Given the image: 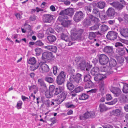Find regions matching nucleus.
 I'll return each instance as SVG.
<instances>
[{
    "label": "nucleus",
    "mask_w": 128,
    "mask_h": 128,
    "mask_svg": "<svg viewBox=\"0 0 128 128\" xmlns=\"http://www.w3.org/2000/svg\"><path fill=\"white\" fill-rule=\"evenodd\" d=\"M74 12V10L73 8H68L62 10L59 13L60 16L58 17V20L59 22H64L68 19L67 15L72 16Z\"/></svg>",
    "instance_id": "f257e3e1"
},
{
    "label": "nucleus",
    "mask_w": 128,
    "mask_h": 128,
    "mask_svg": "<svg viewBox=\"0 0 128 128\" xmlns=\"http://www.w3.org/2000/svg\"><path fill=\"white\" fill-rule=\"evenodd\" d=\"M83 30L82 29L80 30L76 29L75 28L72 29L71 31L72 36L71 38H72L73 41L80 38L82 34Z\"/></svg>",
    "instance_id": "f03ea898"
},
{
    "label": "nucleus",
    "mask_w": 128,
    "mask_h": 128,
    "mask_svg": "<svg viewBox=\"0 0 128 128\" xmlns=\"http://www.w3.org/2000/svg\"><path fill=\"white\" fill-rule=\"evenodd\" d=\"M82 75L80 74L77 73L76 75L71 74L70 78L71 82L75 84H78L82 80Z\"/></svg>",
    "instance_id": "7ed1b4c3"
},
{
    "label": "nucleus",
    "mask_w": 128,
    "mask_h": 128,
    "mask_svg": "<svg viewBox=\"0 0 128 128\" xmlns=\"http://www.w3.org/2000/svg\"><path fill=\"white\" fill-rule=\"evenodd\" d=\"M120 2H114L110 4L118 10H121L126 5V2L124 0H119Z\"/></svg>",
    "instance_id": "20e7f679"
},
{
    "label": "nucleus",
    "mask_w": 128,
    "mask_h": 128,
    "mask_svg": "<svg viewBox=\"0 0 128 128\" xmlns=\"http://www.w3.org/2000/svg\"><path fill=\"white\" fill-rule=\"evenodd\" d=\"M66 72L61 71L59 74L57 76L56 82L58 84L61 85L65 81L66 78Z\"/></svg>",
    "instance_id": "39448f33"
},
{
    "label": "nucleus",
    "mask_w": 128,
    "mask_h": 128,
    "mask_svg": "<svg viewBox=\"0 0 128 128\" xmlns=\"http://www.w3.org/2000/svg\"><path fill=\"white\" fill-rule=\"evenodd\" d=\"M84 14L81 11L76 12L73 17L74 20L76 22H78L84 18Z\"/></svg>",
    "instance_id": "423d86ee"
},
{
    "label": "nucleus",
    "mask_w": 128,
    "mask_h": 128,
    "mask_svg": "<svg viewBox=\"0 0 128 128\" xmlns=\"http://www.w3.org/2000/svg\"><path fill=\"white\" fill-rule=\"evenodd\" d=\"M116 70L114 68H112L110 66H106L102 67L101 71L102 72H105L106 74L109 75L112 74L113 72H116Z\"/></svg>",
    "instance_id": "0eeeda50"
},
{
    "label": "nucleus",
    "mask_w": 128,
    "mask_h": 128,
    "mask_svg": "<svg viewBox=\"0 0 128 128\" xmlns=\"http://www.w3.org/2000/svg\"><path fill=\"white\" fill-rule=\"evenodd\" d=\"M95 114L93 112H87L82 115H80V120H85L89 118H93L95 116Z\"/></svg>",
    "instance_id": "6e6552de"
},
{
    "label": "nucleus",
    "mask_w": 128,
    "mask_h": 128,
    "mask_svg": "<svg viewBox=\"0 0 128 128\" xmlns=\"http://www.w3.org/2000/svg\"><path fill=\"white\" fill-rule=\"evenodd\" d=\"M100 63L102 65L106 64L109 62V59L108 57L104 54H101L98 56Z\"/></svg>",
    "instance_id": "1a4fd4ad"
},
{
    "label": "nucleus",
    "mask_w": 128,
    "mask_h": 128,
    "mask_svg": "<svg viewBox=\"0 0 128 128\" xmlns=\"http://www.w3.org/2000/svg\"><path fill=\"white\" fill-rule=\"evenodd\" d=\"M118 33L113 31L109 32L106 35V37L108 40H114L116 39L117 37Z\"/></svg>",
    "instance_id": "9d476101"
},
{
    "label": "nucleus",
    "mask_w": 128,
    "mask_h": 128,
    "mask_svg": "<svg viewBox=\"0 0 128 128\" xmlns=\"http://www.w3.org/2000/svg\"><path fill=\"white\" fill-rule=\"evenodd\" d=\"M60 38L68 42V45L69 46L72 45L73 43L75 42H73L72 38H71V37L69 38L67 35L64 34H61Z\"/></svg>",
    "instance_id": "9b49d317"
},
{
    "label": "nucleus",
    "mask_w": 128,
    "mask_h": 128,
    "mask_svg": "<svg viewBox=\"0 0 128 128\" xmlns=\"http://www.w3.org/2000/svg\"><path fill=\"white\" fill-rule=\"evenodd\" d=\"M54 56L51 52H44L42 54V56L43 60L46 59L49 60L54 58Z\"/></svg>",
    "instance_id": "f8f14e48"
},
{
    "label": "nucleus",
    "mask_w": 128,
    "mask_h": 128,
    "mask_svg": "<svg viewBox=\"0 0 128 128\" xmlns=\"http://www.w3.org/2000/svg\"><path fill=\"white\" fill-rule=\"evenodd\" d=\"M40 70L42 73L47 72L49 70V67L44 63L41 62Z\"/></svg>",
    "instance_id": "ddd939ff"
},
{
    "label": "nucleus",
    "mask_w": 128,
    "mask_h": 128,
    "mask_svg": "<svg viewBox=\"0 0 128 128\" xmlns=\"http://www.w3.org/2000/svg\"><path fill=\"white\" fill-rule=\"evenodd\" d=\"M53 15L46 14L43 16V20L45 22L50 23L53 19Z\"/></svg>",
    "instance_id": "4468645a"
},
{
    "label": "nucleus",
    "mask_w": 128,
    "mask_h": 128,
    "mask_svg": "<svg viewBox=\"0 0 128 128\" xmlns=\"http://www.w3.org/2000/svg\"><path fill=\"white\" fill-rule=\"evenodd\" d=\"M110 90L111 92L114 94L115 96H119L120 95L122 92L120 89L117 88L112 87Z\"/></svg>",
    "instance_id": "2eb2a0df"
},
{
    "label": "nucleus",
    "mask_w": 128,
    "mask_h": 128,
    "mask_svg": "<svg viewBox=\"0 0 128 128\" xmlns=\"http://www.w3.org/2000/svg\"><path fill=\"white\" fill-rule=\"evenodd\" d=\"M38 81V84L42 87L41 89H42V91L44 92L47 90V88L46 84L42 78L39 79Z\"/></svg>",
    "instance_id": "dca6fc26"
},
{
    "label": "nucleus",
    "mask_w": 128,
    "mask_h": 128,
    "mask_svg": "<svg viewBox=\"0 0 128 128\" xmlns=\"http://www.w3.org/2000/svg\"><path fill=\"white\" fill-rule=\"evenodd\" d=\"M106 14L109 17H113L115 14V12L114 8H109L106 12Z\"/></svg>",
    "instance_id": "f3484780"
},
{
    "label": "nucleus",
    "mask_w": 128,
    "mask_h": 128,
    "mask_svg": "<svg viewBox=\"0 0 128 128\" xmlns=\"http://www.w3.org/2000/svg\"><path fill=\"white\" fill-rule=\"evenodd\" d=\"M94 77V80L96 81L102 80L105 79L106 78V76L103 74H98L96 75Z\"/></svg>",
    "instance_id": "a211bd4d"
},
{
    "label": "nucleus",
    "mask_w": 128,
    "mask_h": 128,
    "mask_svg": "<svg viewBox=\"0 0 128 128\" xmlns=\"http://www.w3.org/2000/svg\"><path fill=\"white\" fill-rule=\"evenodd\" d=\"M97 35L101 36L102 34L98 32H90L89 33L88 38L90 40H92L94 38L96 37V35Z\"/></svg>",
    "instance_id": "6ab92c4d"
},
{
    "label": "nucleus",
    "mask_w": 128,
    "mask_h": 128,
    "mask_svg": "<svg viewBox=\"0 0 128 128\" xmlns=\"http://www.w3.org/2000/svg\"><path fill=\"white\" fill-rule=\"evenodd\" d=\"M104 52L108 53H112L113 52V50L112 46H106L103 50Z\"/></svg>",
    "instance_id": "aec40b11"
},
{
    "label": "nucleus",
    "mask_w": 128,
    "mask_h": 128,
    "mask_svg": "<svg viewBox=\"0 0 128 128\" xmlns=\"http://www.w3.org/2000/svg\"><path fill=\"white\" fill-rule=\"evenodd\" d=\"M86 62L84 60H82L79 63V67L82 70H85L86 67Z\"/></svg>",
    "instance_id": "412c9836"
},
{
    "label": "nucleus",
    "mask_w": 128,
    "mask_h": 128,
    "mask_svg": "<svg viewBox=\"0 0 128 128\" xmlns=\"http://www.w3.org/2000/svg\"><path fill=\"white\" fill-rule=\"evenodd\" d=\"M120 33L125 38L128 37V29H122L120 30Z\"/></svg>",
    "instance_id": "4be33fe9"
},
{
    "label": "nucleus",
    "mask_w": 128,
    "mask_h": 128,
    "mask_svg": "<svg viewBox=\"0 0 128 128\" xmlns=\"http://www.w3.org/2000/svg\"><path fill=\"white\" fill-rule=\"evenodd\" d=\"M64 87L63 86H58L57 88H56L54 90V94L57 95L62 92L64 90Z\"/></svg>",
    "instance_id": "5701e85b"
},
{
    "label": "nucleus",
    "mask_w": 128,
    "mask_h": 128,
    "mask_svg": "<svg viewBox=\"0 0 128 128\" xmlns=\"http://www.w3.org/2000/svg\"><path fill=\"white\" fill-rule=\"evenodd\" d=\"M99 71V69L98 67L96 66L94 67L91 70L90 73L91 74L93 75H96L98 74V72Z\"/></svg>",
    "instance_id": "b1692460"
},
{
    "label": "nucleus",
    "mask_w": 128,
    "mask_h": 128,
    "mask_svg": "<svg viewBox=\"0 0 128 128\" xmlns=\"http://www.w3.org/2000/svg\"><path fill=\"white\" fill-rule=\"evenodd\" d=\"M116 52L119 54L121 56H122L125 53V48L124 47L123 48H119L116 50Z\"/></svg>",
    "instance_id": "393cba45"
},
{
    "label": "nucleus",
    "mask_w": 128,
    "mask_h": 128,
    "mask_svg": "<svg viewBox=\"0 0 128 128\" xmlns=\"http://www.w3.org/2000/svg\"><path fill=\"white\" fill-rule=\"evenodd\" d=\"M47 39L50 43H52L56 40V38L55 36L51 35L48 36Z\"/></svg>",
    "instance_id": "a878e982"
},
{
    "label": "nucleus",
    "mask_w": 128,
    "mask_h": 128,
    "mask_svg": "<svg viewBox=\"0 0 128 128\" xmlns=\"http://www.w3.org/2000/svg\"><path fill=\"white\" fill-rule=\"evenodd\" d=\"M105 4V2L100 1L97 2L96 4V6L98 8L102 9L104 8Z\"/></svg>",
    "instance_id": "bb28decb"
},
{
    "label": "nucleus",
    "mask_w": 128,
    "mask_h": 128,
    "mask_svg": "<svg viewBox=\"0 0 128 128\" xmlns=\"http://www.w3.org/2000/svg\"><path fill=\"white\" fill-rule=\"evenodd\" d=\"M119 98L122 102L125 103L128 102V98L125 95H122L120 96Z\"/></svg>",
    "instance_id": "cd10ccee"
},
{
    "label": "nucleus",
    "mask_w": 128,
    "mask_h": 128,
    "mask_svg": "<svg viewBox=\"0 0 128 128\" xmlns=\"http://www.w3.org/2000/svg\"><path fill=\"white\" fill-rule=\"evenodd\" d=\"M109 62L110 66L112 68L115 66L116 64V62L113 58L111 59Z\"/></svg>",
    "instance_id": "c85d7f7f"
},
{
    "label": "nucleus",
    "mask_w": 128,
    "mask_h": 128,
    "mask_svg": "<svg viewBox=\"0 0 128 128\" xmlns=\"http://www.w3.org/2000/svg\"><path fill=\"white\" fill-rule=\"evenodd\" d=\"M91 23V21L88 18H85L83 21V24L85 26H89Z\"/></svg>",
    "instance_id": "c756f323"
},
{
    "label": "nucleus",
    "mask_w": 128,
    "mask_h": 128,
    "mask_svg": "<svg viewBox=\"0 0 128 128\" xmlns=\"http://www.w3.org/2000/svg\"><path fill=\"white\" fill-rule=\"evenodd\" d=\"M112 113L114 116H119L120 115L121 111L118 109H116L112 111Z\"/></svg>",
    "instance_id": "7c9ffc66"
},
{
    "label": "nucleus",
    "mask_w": 128,
    "mask_h": 128,
    "mask_svg": "<svg viewBox=\"0 0 128 128\" xmlns=\"http://www.w3.org/2000/svg\"><path fill=\"white\" fill-rule=\"evenodd\" d=\"M92 13L96 15L97 17H100V12L97 8H94L92 10Z\"/></svg>",
    "instance_id": "2f4dec72"
},
{
    "label": "nucleus",
    "mask_w": 128,
    "mask_h": 128,
    "mask_svg": "<svg viewBox=\"0 0 128 128\" xmlns=\"http://www.w3.org/2000/svg\"><path fill=\"white\" fill-rule=\"evenodd\" d=\"M94 86L93 83L90 80L87 82L85 84L84 88H87L92 87Z\"/></svg>",
    "instance_id": "473e14b6"
},
{
    "label": "nucleus",
    "mask_w": 128,
    "mask_h": 128,
    "mask_svg": "<svg viewBox=\"0 0 128 128\" xmlns=\"http://www.w3.org/2000/svg\"><path fill=\"white\" fill-rule=\"evenodd\" d=\"M100 24V23L95 24L93 26L89 28L90 30H96L98 29Z\"/></svg>",
    "instance_id": "72a5a7b5"
},
{
    "label": "nucleus",
    "mask_w": 128,
    "mask_h": 128,
    "mask_svg": "<svg viewBox=\"0 0 128 128\" xmlns=\"http://www.w3.org/2000/svg\"><path fill=\"white\" fill-rule=\"evenodd\" d=\"M72 21L70 20H68L61 23V24L64 27H68L71 24Z\"/></svg>",
    "instance_id": "f704fd0d"
},
{
    "label": "nucleus",
    "mask_w": 128,
    "mask_h": 128,
    "mask_svg": "<svg viewBox=\"0 0 128 128\" xmlns=\"http://www.w3.org/2000/svg\"><path fill=\"white\" fill-rule=\"evenodd\" d=\"M100 111L102 112L106 110L107 108L104 104H100L99 106Z\"/></svg>",
    "instance_id": "c9c22d12"
},
{
    "label": "nucleus",
    "mask_w": 128,
    "mask_h": 128,
    "mask_svg": "<svg viewBox=\"0 0 128 128\" xmlns=\"http://www.w3.org/2000/svg\"><path fill=\"white\" fill-rule=\"evenodd\" d=\"M89 96L88 95L85 94H82L80 96L79 99L82 100H86L88 99Z\"/></svg>",
    "instance_id": "e433bc0d"
},
{
    "label": "nucleus",
    "mask_w": 128,
    "mask_h": 128,
    "mask_svg": "<svg viewBox=\"0 0 128 128\" xmlns=\"http://www.w3.org/2000/svg\"><path fill=\"white\" fill-rule=\"evenodd\" d=\"M72 83H71L70 82H68L66 86L68 89L70 90H72L74 88V86Z\"/></svg>",
    "instance_id": "4c0bfd02"
},
{
    "label": "nucleus",
    "mask_w": 128,
    "mask_h": 128,
    "mask_svg": "<svg viewBox=\"0 0 128 128\" xmlns=\"http://www.w3.org/2000/svg\"><path fill=\"white\" fill-rule=\"evenodd\" d=\"M123 92L127 93H128V84H124L123 87L122 89Z\"/></svg>",
    "instance_id": "58836bf2"
},
{
    "label": "nucleus",
    "mask_w": 128,
    "mask_h": 128,
    "mask_svg": "<svg viewBox=\"0 0 128 128\" xmlns=\"http://www.w3.org/2000/svg\"><path fill=\"white\" fill-rule=\"evenodd\" d=\"M28 62L30 64L33 65L36 63V60L35 58H30L28 61Z\"/></svg>",
    "instance_id": "ea45409f"
},
{
    "label": "nucleus",
    "mask_w": 128,
    "mask_h": 128,
    "mask_svg": "<svg viewBox=\"0 0 128 128\" xmlns=\"http://www.w3.org/2000/svg\"><path fill=\"white\" fill-rule=\"evenodd\" d=\"M66 96L64 92H62L59 96L58 98L62 102L65 99Z\"/></svg>",
    "instance_id": "a19ab883"
},
{
    "label": "nucleus",
    "mask_w": 128,
    "mask_h": 128,
    "mask_svg": "<svg viewBox=\"0 0 128 128\" xmlns=\"http://www.w3.org/2000/svg\"><path fill=\"white\" fill-rule=\"evenodd\" d=\"M83 88L81 86L77 87L72 91V93H78L82 91Z\"/></svg>",
    "instance_id": "79ce46f5"
},
{
    "label": "nucleus",
    "mask_w": 128,
    "mask_h": 128,
    "mask_svg": "<svg viewBox=\"0 0 128 128\" xmlns=\"http://www.w3.org/2000/svg\"><path fill=\"white\" fill-rule=\"evenodd\" d=\"M44 80L50 83H52L54 81L53 78L50 76L46 77L44 78Z\"/></svg>",
    "instance_id": "37998d69"
},
{
    "label": "nucleus",
    "mask_w": 128,
    "mask_h": 128,
    "mask_svg": "<svg viewBox=\"0 0 128 128\" xmlns=\"http://www.w3.org/2000/svg\"><path fill=\"white\" fill-rule=\"evenodd\" d=\"M108 26L105 24H103L101 26V30L103 32H104L108 29Z\"/></svg>",
    "instance_id": "c03bdc74"
},
{
    "label": "nucleus",
    "mask_w": 128,
    "mask_h": 128,
    "mask_svg": "<svg viewBox=\"0 0 128 128\" xmlns=\"http://www.w3.org/2000/svg\"><path fill=\"white\" fill-rule=\"evenodd\" d=\"M45 92V95L46 97L47 98H50L52 96V94L50 91H48L47 90Z\"/></svg>",
    "instance_id": "a18cd8bd"
},
{
    "label": "nucleus",
    "mask_w": 128,
    "mask_h": 128,
    "mask_svg": "<svg viewBox=\"0 0 128 128\" xmlns=\"http://www.w3.org/2000/svg\"><path fill=\"white\" fill-rule=\"evenodd\" d=\"M88 18V19L90 20V19L92 21H93L94 22H95L96 20H98V18H96L91 14H90L89 15Z\"/></svg>",
    "instance_id": "49530a36"
},
{
    "label": "nucleus",
    "mask_w": 128,
    "mask_h": 128,
    "mask_svg": "<svg viewBox=\"0 0 128 128\" xmlns=\"http://www.w3.org/2000/svg\"><path fill=\"white\" fill-rule=\"evenodd\" d=\"M68 71L69 73L72 74L74 72V70L70 66H68L67 68Z\"/></svg>",
    "instance_id": "de8ad7c7"
},
{
    "label": "nucleus",
    "mask_w": 128,
    "mask_h": 128,
    "mask_svg": "<svg viewBox=\"0 0 128 128\" xmlns=\"http://www.w3.org/2000/svg\"><path fill=\"white\" fill-rule=\"evenodd\" d=\"M105 84L104 83V81H101L100 82L99 84L100 87V88L101 90H103L104 87L105 86Z\"/></svg>",
    "instance_id": "09e8293b"
},
{
    "label": "nucleus",
    "mask_w": 128,
    "mask_h": 128,
    "mask_svg": "<svg viewBox=\"0 0 128 128\" xmlns=\"http://www.w3.org/2000/svg\"><path fill=\"white\" fill-rule=\"evenodd\" d=\"M53 71L54 74L55 75H57L58 70L56 66H55L53 67Z\"/></svg>",
    "instance_id": "8fccbe9b"
},
{
    "label": "nucleus",
    "mask_w": 128,
    "mask_h": 128,
    "mask_svg": "<svg viewBox=\"0 0 128 128\" xmlns=\"http://www.w3.org/2000/svg\"><path fill=\"white\" fill-rule=\"evenodd\" d=\"M42 102L44 104L48 106L50 104V101L48 100H47L44 101V100L42 98Z\"/></svg>",
    "instance_id": "3c124183"
},
{
    "label": "nucleus",
    "mask_w": 128,
    "mask_h": 128,
    "mask_svg": "<svg viewBox=\"0 0 128 128\" xmlns=\"http://www.w3.org/2000/svg\"><path fill=\"white\" fill-rule=\"evenodd\" d=\"M40 66V62L39 63H36L35 64H33L32 66V68H34V70H36L37 69L39 66Z\"/></svg>",
    "instance_id": "603ef678"
},
{
    "label": "nucleus",
    "mask_w": 128,
    "mask_h": 128,
    "mask_svg": "<svg viewBox=\"0 0 128 128\" xmlns=\"http://www.w3.org/2000/svg\"><path fill=\"white\" fill-rule=\"evenodd\" d=\"M55 89V88L54 86L52 85L49 88V91L52 94H54Z\"/></svg>",
    "instance_id": "864d4df0"
},
{
    "label": "nucleus",
    "mask_w": 128,
    "mask_h": 128,
    "mask_svg": "<svg viewBox=\"0 0 128 128\" xmlns=\"http://www.w3.org/2000/svg\"><path fill=\"white\" fill-rule=\"evenodd\" d=\"M86 70L87 71H88L90 68L92 67V65L90 64V62L88 61L86 62Z\"/></svg>",
    "instance_id": "5fc2aeb1"
},
{
    "label": "nucleus",
    "mask_w": 128,
    "mask_h": 128,
    "mask_svg": "<svg viewBox=\"0 0 128 128\" xmlns=\"http://www.w3.org/2000/svg\"><path fill=\"white\" fill-rule=\"evenodd\" d=\"M22 104V102L21 101H19L18 102L16 105V107L18 109L21 108Z\"/></svg>",
    "instance_id": "6e6d98bb"
},
{
    "label": "nucleus",
    "mask_w": 128,
    "mask_h": 128,
    "mask_svg": "<svg viewBox=\"0 0 128 128\" xmlns=\"http://www.w3.org/2000/svg\"><path fill=\"white\" fill-rule=\"evenodd\" d=\"M36 52V54H40L42 51V50L40 48H37L35 50Z\"/></svg>",
    "instance_id": "4d7b16f0"
},
{
    "label": "nucleus",
    "mask_w": 128,
    "mask_h": 128,
    "mask_svg": "<svg viewBox=\"0 0 128 128\" xmlns=\"http://www.w3.org/2000/svg\"><path fill=\"white\" fill-rule=\"evenodd\" d=\"M35 44L36 45L39 46H43L44 45V43L40 40L37 41L35 42Z\"/></svg>",
    "instance_id": "13d9d810"
},
{
    "label": "nucleus",
    "mask_w": 128,
    "mask_h": 128,
    "mask_svg": "<svg viewBox=\"0 0 128 128\" xmlns=\"http://www.w3.org/2000/svg\"><path fill=\"white\" fill-rule=\"evenodd\" d=\"M117 102V100L116 98H115L111 102H108L106 104L110 105H112L115 104Z\"/></svg>",
    "instance_id": "bf43d9fd"
},
{
    "label": "nucleus",
    "mask_w": 128,
    "mask_h": 128,
    "mask_svg": "<svg viewBox=\"0 0 128 128\" xmlns=\"http://www.w3.org/2000/svg\"><path fill=\"white\" fill-rule=\"evenodd\" d=\"M66 107L68 108H74L76 106L73 104H70L69 103H67L66 104Z\"/></svg>",
    "instance_id": "052dcab7"
},
{
    "label": "nucleus",
    "mask_w": 128,
    "mask_h": 128,
    "mask_svg": "<svg viewBox=\"0 0 128 128\" xmlns=\"http://www.w3.org/2000/svg\"><path fill=\"white\" fill-rule=\"evenodd\" d=\"M28 87L29 89L30 90H34L38 88L37 86L34 85H32L31 86H29Z\"/></svg>",
    "instance_id": "680f3d73"
},
{
    "label": "nucleus",
    "mask_w": 128,
    "mask_h": 128,
    "mask_svg": "<svg viewBox=\"0 0 128 128\" xmlns=\"http://www.w3.org/2000/svg\"><path fill=\"white\" fill-rule=\"evenodd\" d=\"M50 50V51H52L54 53H56V52L57 50V48L56 46H52V48Z\"/></svg>",
    "instance_id": "e2e57ef3"
},
{
    "label": "nucleus",
    "mask_w": 128,
    "mask_h": 128,
    "mask_svg": "<svg viewBox=\"0 0 128 128\" xmlns=\"http://www.w3.org/2000/svg\"><path fill=\"white\" fill-rule=\"evenodd\" d=\"M90 76L89 75L86 76L84 77V82H87L89 81Z\"/></svg>",
    "instance_id": "0e129e2a"
},
{
    "label": "nucleus",
    "mask_w": 128,
    "mask_h": 128,
    "mask_svg": "<svg viewBox=\"0 0 128 128\" xmlns=\"http://www.w3.org/2000/svg\"><path fill=\"white\" fill-rule=\"evenodd\" d=\"M102 126L104 128H114L110 124H105Z\"/></svg>",
    "instance_id": "69168bd1"
},
{
    "label": "nucleus",
    "mask_w": 128,
    "mask_h": 128,
    "mask_svg": "<svg viewBox=\"0 0 128 128\" xmlns=\"http://www.w3.org/2000/svg\"><path fill=\"white\" fill-rule=\"evenodd\" d=\"M36 17L35 16H31L29 19L30 21H33L35 20L36 19Z\"/></svg>",
    "instance_id": "338daca9"
},
{
    "label": "nucleus",
    "mask_w": 128,
    "mask_h": 128,
    "mask_svg": "<svg viewBox=\"0 0 128 128\" xmlns=\"http://www.w3.org/2000/svg\"><path fill=\"white\" fill-rule=\"evenodd\" d=\"M125 22L127 24H128V15L126 14L124 17Z\"/></svg>",
    "instance_id": "774afa93"
}]
</instances>
